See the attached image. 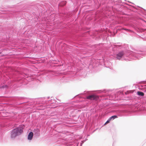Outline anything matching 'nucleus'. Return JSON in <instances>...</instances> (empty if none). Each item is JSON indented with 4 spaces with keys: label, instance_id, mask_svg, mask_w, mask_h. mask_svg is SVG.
I'll list each match as a JSON object with an SVG mask.
<instances>
[{
    "label": "nucleus",
    "instance_id": "obj_8",
    "mask_svg": "<svg viewBox=\"0 0 146 146\" xmlns=\"http://www.w3.org/2000/svg\"><path fill=\"white\" fill-rule=\"evenodd\" d=\"M35 135L36 136H38L40 135V134L38 130H36L34 131Z\"/></svg>",
    "mask_w": 146,
    "mask_h": 146
},
{
    "label": "nucleus",
    "instance_id": "obj_4",
    "mask_svg": "<svg viewBox=\"0 0 146 146\" xmlns=\"http://www.w3.org/2000/svg\"><path fill=\"white\" fill-rule=\"evenodd\" d=\"M87 98L91 100H97L99 99V97L93 94L87 96Z\"/></svg>",
    "mask_w": 146,
    "mask_h": 146
},
{
    "label": "nucleus",
    "instance_id": "obj_11",
    "mask_svg": "<svg viewBox=\"0 0 146 146\" xmlns=\"http://www.w3.org/2000/svg\"><path fill=\"white\" fill-rule=\"evenodd\" d=\"M1 87L3 88H5L6 89H7L8 88V86L7 85H3Z\"/></svg>",
    "mask_w": 146,
    "mask_h": 146
},
{
    "label": "nucleus",
    "instance_id": "obj_17",
    "mask_svg": "<svg viewBox=\"0 0 146 146\" xmlns=\"http://www.w3.org/2000/svg\"><path fill=\"white\" fill-rule=\"evenodd\" d=\"M1 54V52H0V54Z\"/></svg>",
    "mask_w": 146,
    "mask_h": 146
},
{
    "label": "nucleus",
    "instance_id": "obj_1",
    "mask_svg": "<svg viewBox=\"0 0 146 146\" xmlns=\"http://www.w3.org/2000/svg\"><path fill=\"white\" fill-rule=\"evenodd\" d=\"M25 127L24 125L22 124L13 129L11 131L10 137L12 139H15L17 136H19L23 132Z\"/></svg>",
    "mask_w": 146,
    "mask_h": 146
},
{
    "label": "nucleus",
    "instance_id": "obj_3",
    "mask_svg": "<svg viewBox=\"0 0 146 146\" xmlns=\"http://www.w3.org/2000/svg\"><path fill=\"white\" fill-rule=\"evenodd\" d=\"M124 55V52L123 51L119 52L117 53L115 55L114 58L115 59L120 60Z\"/></svg>",
    "mask_w": 146,
    "mask_h": 146
},
{
    "label": "nucleus",
    "instance_id": "obj_9",
    "mask_svg": "<svg viewBox=\"0 0 146 146\" xmlns=\"http://www.w3.org/2000/svg\"><path fill=\"white\" fill-rule=\"evenodd\" d=\"M117 116L116 115H114L113 116H112L110 117L109 118L111 120H113L114 119L117 118Z\"/></svg>",
    "mask_w": 146,
    "mask_h": 146
},
{
    "label": "nucleus",
    "instance_id": "obj_5",
    "mask_svg": "<svg viewBox=\"0 0 146 146\" xmlns=\"http://www.w3.org/2000/svg\"><path fill=\"white\" fill-rule=\"evenodd\" d=\"M33 133L32 132H30L28 136V139L29 140H31L33 138Z\"/></svg>",
    "mask_w": 146,
    "mask_h": 146
},
{
    "label": "nucleus",
    "instance_id": "obj_14",
    "mask_svg": "<svg viewBox=\"0 0 146 146\" xmlns=\"http://www.w3.org/2000/svg\"><path fill=\"white\" fill-rule=\"evenodd\" d=\"M85 141V140H84L82 141V143H83Z\"/></svg>",
    "mask_w": 146,
    "mask_h": 146
},
{
    "label": "nucleus",
    "instance_id": "obj_6",
    "mask_svg": "<svg viewBox=\"0 0 146 146\" xmlns=\"http://www.w3.org/2000/svg\"><path fill=\"white\" fill-rule=\"evenodd\" d=\"M56 102V100H54L53 97H51V99L50 100H49L48 101V105H50L51 104H52Z\"/></svg>",
    "mask_w": 146,
    "mask_h": 146
},
{
    "label": "nucleus",
    "instance_id": "obj_12",
    "mask_svg": "<svg viewBox=\"0 0 146 146\" xmlns=\"http://www.w3.org/2000/svg\"><path fill=\"white\" fill-rule=\"evenodd\" d=\"M111 120L109 118V119L107 120V121L104 124V125L109 123Z\"/></svg>",
    "mask_w": 146,
    "mask_h": 146
},
{
    "label": "nucleus",
    "instance_id": "obj_15",
    "mask_svg": "<svg viewBox=\"0 0 146 146\" xmlns=\"http://www.w3.org/2000/svg\"><path fill=\"white\" fill-rule=\"evenodd\" d=\"M88 92V94H89V92Z\"/></svg>",
    "mask_w": 146,
    "mask_h": 146
},
{
    "label": "nucleus",
    "instance_id": "obj_2",
    "mask_svg": "<svg viewBox=\"0 0 146 146\" xmlns=\"http://www.w3.org/2000/svg\"><path fill=\"white\" fill-rule=\"evenodd\" d=\"M132 55L137 59H139L145 55V52L137 50L131 53Z\"/></svg>",
    "mask_w": 146,
    "mask_h": 146
},
{
    "label": "nucleus",
    "instance_id": "obj_10",
    "mask_svg": "<svg viewBox=\"0 0 146 146\" xmlns=\"http://www.w3.org/2000/svg\"><path fill=\"white\" fill-rule=\"evenodd\" d=\"M114 46L115 48H117L121 49L122 48V46L120 44L119 45H115Z\"/></svg>",
    "mask_w": 146,
    "mask_h": 146
},
{
    "label": "nucleus",
    "instance_id": "obj_7",
    "mask_svg": "<svg viewBox=\"0 0 146 146\" xmlns=\"http://www.w3.org/2000/svg\"><path fill=\"white\" fill-rule=\"evenodd\" d=\"M137 94L140 96H143L144 95V93L141 91H138L137 93Z\"/></svg>",
    "mask_w": 146,
    "mask_h": 146
},
{
    "label": "nucleus",
    "instance_id": "obj_16",
    "mask_svg": "<svg viewBox=\"0 0 146 146\" xmlns=\"http://www.w3.org/2000/svg\"><path fill=\"white\" fill-rule=\"evenodd\" d=\"M81 146L82 145V143H81Z\"/></svg>",
    "mask_w": 146,
    "mask_h": 146
},
{
    "label": "nucleus",
    "instance_id": "obj_13",
    "mask_svg": "<svg viewBox=\"0 0 146 146\" xmlns=\"http://www.w3.org/2000/svg\"><path fill=\"white\" fill-rule=\"evenodd\" d=\"M123 29L126 31L129 30L128 29Z\"/></svg>",
    "mask_w": 146,
    "mask_h": 146
}]
</instances>
